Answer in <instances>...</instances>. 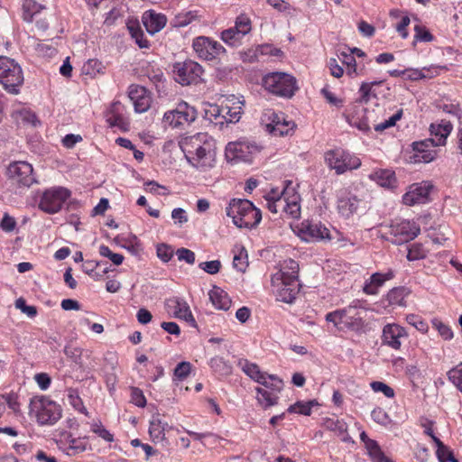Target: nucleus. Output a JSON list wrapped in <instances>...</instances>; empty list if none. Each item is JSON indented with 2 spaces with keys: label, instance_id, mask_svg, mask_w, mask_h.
Segmentation results:
<instances>
[{
  "label": "nucleus",
  "instance_id": "obj_58",
  "mask_svg": "<svg viewBox=\"0 0 462 462\" xmlns=\"http://www.w3.org/2000/svg\"><path fill=\"white\" fill-rule=\"evenodd\" d=\"M15 307L19 309L23 313L27 315L29 318H34L37 315V309L35 306H30L26 304V301L23 298H19L15 300Z\"/></svg>",
  "mask_w": 462,
  "mask_h": 462
},
{
  "label": "nucleus",
  "instance_id": "obj_46",
  "mask_svg": "<svg viewBox=\"0 0 462 462\" xmlns=\"http://www.w3.org/2000/svg\"><path fill=\"white\" fill-rule=\"evenodd\" d=\"M210 367L217 373L222 375L230 374L232 372V367L224 360L223 357L215 356L210 359L209 362Z\"/></svg>",
  "mask_w": 462,
  "mask_h": 462
},
{
  "label": "nucleus",
  "instance_id": "obj_40",
  "mask_svg": "<svg viewBox=\"0 0 462 462\" xmlns=\"http://www.w3.org/2000/svg\"><path fill=\"white\" fill-rule=\"evenodd\" d=\"M42 6L35 0H24L23 4V18L24 21L30 23L32 21L33 16L40 13Z\"/></svg>",
  "mask_w": 462,
  "mask_h": 462
},
{
  "label": "nucleus",
  "instance_id": "obj_45",
  "mask_svg": "<svg viewBox=\"0 0 462 462\" xmlns=\"http://www.w3.org/2000/svg\"><path fill=\"white\" fill-rule=\"evenodd\" d=\"M104 66L97 59H90L82 67V73L86 76L95 77L97 74L103 73Z\"/></svg>",
  "mask_w": 462,
  "mask_h": 462
},
{
  "label": "nucleus",
  "instance_id": "obj_11",
  "mask_svg": "<svg viewBox=\"0 0 462 462\" xmlns=\"http://www.w3.org/2000/svg\"><path fill=\"white\" fill-rule=\"evenodd\" d=\"M23 82L21 66L5 56H0V84L3 87H20Z\"/></svg>",
  "mask_w": 462,
  "mask_h": 462
},
{
  "label": "nucleus",
  "instance_id": "obj_63",
  "mask_svg": "<svg viewBox=\"0 0 462 462\" xmlns=\"http://www.w3.org/2000/svg\"><path fill=\"white\" fill-rule=\"evenodd\" d=\"M128 29L140 48L148 47V41L143 39V32L139 27L128 26Z\"/></svg>",
  "mask_w": 462,
  "mask_h": 462
},
{
  "label": "nucleus",
  "instance_id": "obj_35",
  "mask_svg": "<svg viewBox=\"0 0 462 462\" xmlns=\"http://www.w3.org/2000/svg\"><path fill=\"white\" fill-rule=\"evenodd\" d=\"M13 116L17 122L23 125H32L33 127L40 125V121L38 120L36 115L27 108H21L14 111Z\"/></svg>",
  "mask_w": 462,
  "mask_h": 462
},
{
  "label": "nucleus",
  "instance_id": "obj_3",
  "mask_svg": "<svg viewBox=\"0 0 462 462\" xmlns=\"http://www.w3.org/2000/svg\"><path fill=\"white\" fill-rule=\"evenodd\" d=\"M29 408L30 415L41 425H53L61 418V407L46 396L32 398Z\"/></svg>",
  "mask_w": 462,
  "mask_h": 462
},
{
  "label": "nucleus",
  "instance_id": "obj_55",
  "mask_svg": "<svg viewBox=\"0 0 462 462\" xmlns=\"http://www.w3.org/2000/svg\"><path fill=\"white\" fill-rule=\"evenodd\" d=\"M326 427L339 435L346 432L347 425L345 421L338 419H328L326 421Z\"/></svg>",
  "mask_w": 462,
  "mask_h": 462
},
{
  "label": "nucleus",
  "instance_id": "obj_25",
  "mask_svg": "<svg viewBox=\"0 0 462 462\" xmlns=\"http://www.w3.org/2000/svg\"><path fill=\"white\" fill-rule=\"evenodd\" d=\"M204 118L208 120L210 123L219 125L221 127L224 125L223 118H226L224 112L226 114L231 112V108L228 106H219L216 104L203 103Z\"/></svg>",
  "mask_w": 462,
  "mask_h": 462
},
{
  "label": "nucleus",
  "instance_id": "obj_9",
  "mask_svg": "<svg viewBox=\"0 0 462 462\" xmlns=\"http://www.w3.org/2000/svg\"><path fill=\"white\" fill-rule=\"evenodd\" d=\"M71 192L63 187H53L46 189L40 199L39 208L48 214L59 212Z\"/></svg>",
  "mask_w": 462,
  "mask_h": 462
},
{
  "label": "nucleus",
  "instance_id": "obj_61",
  "mask_svg": "<svg viewBox=\"0 0 462 462\" xmlns=\"http://www.w3.org/2000/svg\"><path fill=\"white\" fill-rule=\"evenodd\" d=\"M371 416L378 424L387 425L390 422V418L387 412L380 407L374 409L371 412Z\"/></svg>",
  "mask_w": 462,
  "mask_h": 462
},
{
  "label": "nucleus",
  "instance_id": "obj_14",
  "mask_svg": "<svg viewBox=\"0 0 462 462\" xmlns=\"http://www.w3.org/2000/svg\"><path fill=\"white\" fill-rule=\"evenodd\" d=\"M193 49L198 56L206 60H212L225 52V48L217 42L207 37H198L193 42Z\"/></svg>",
  "mask_w": 462,
  "mask_h": 462
},
{
  "label": "nucleus",
  "instance_id": "obj_16",
  "mask_svg": "<svg viewBox=\"0 0 462 462\" xmlns=\"http://www.w3.org/2000/svg\"><path fill=\"white\" fill-rule=\"evenodd\" d=\"M432 185L429 182L414 183L410 186L409 190L403 195L402 202L407 206L424 204L429 200Z\"/></svg>",
  "mask_w": 462,
  "mask_h": 462
},
{
  "label": "nucleus",
  "instance_id": "obj_33",
  "mask_svg": "<svg viewBox=\"0 0 462 462\" xmlns=\"http://www.w3.org/2000/svg\"><path fill=\"white\" fill-rule=\"evenodd\" d=\"M437 73V69H428L423 68L422 69H407L402 71V77L404 79H409L411 81H415L421 79L426 78H433L434 74Z\"/></svg>",
  "mask_w": 462,
  "mask_h": 462
},
{
  "label": "nucleus",
  "instance_id": "obj_15",
  "mask_svg": "<svg viewBox=\"0 0 462 462\" xmlns=\"http://www.w3.org/2000/svg\"><path fill=\"white\" fill-rule=\"evenodd\" d=\"M408 337L406 329L396 323L387 324L383 327L382 332V344L388 347L399 350L402 340Z\"/></svg>",
  "mask_w": 462,
  "mask_h": 462
},
{
  "label": "nucleus",
  "instance_id": "obj_24",
  "mask_svg": "<svg viewBox=\"0 0 462 462\" xmlns=\"http://www.w3.org/2000/svg\"><path fill=\"white\" fill-rule=\"evenodd\" d=\"M452 125L448 120H441L439 124H431L430 126V131L431 135L434 136L432 139H429L432 145H444L446 143L447 137L452 131Z\"/></svg>",
  "mask_w": 462,
  "mask_h": 462
},
{
  "label": "nucleus",
  "instance_id": "obj_32",
  "mask_svg": "<svg viewBox=\"0 0 462 462\" xmlns=\"http://www.w3.org/2000/svg\"><path fill=\"white\" fill-rule=\"evenodd\" d=\"M299 263L293 259L284 260L281 269V280L282 281H299Z\"/></svg>",
  "mask_w": 462,
  "mask_h": 462
},
{
  "label": "nucleus",
  "instance_id": "obj_13",
  "mask_svg": "<svg viewBox=\"0 0 462 462\" xmlns=\"http://www.w3.org/2000/svg\"><path fill=\"white\" fill-rule=\"evenodd\" d=\"M257 151L258 149L255 145L249 144L246 142H233L229 143L226 147V157L228 161L235 162H251L253 153Z\"/></svg>",
  "mask_w": 462,
  "mask_h": 462
},
{
  "label": "nucleus",
  "instance_id": "obj_23",
  "mask_svg": "<svg viewBox=\"0 0 462 462\" xmlns=\"http://www.w3.org/2000/svg\"><path fill=\"white\" fill-rule=\"evenodd\" d=\"M297 80L290 74L273 72L263 78V87H296Z\"/></svg>",
  "mask_w": 462,
  "mask_h": 462
},
{
  "label": "nucleus",
  "instance_id": "obj_54",
  "mask_svg": "<svg viewBox=\"0 0 462 462\" xmlns=\"http://www.w3.org/2000/svg\"><path fill=\"white\" fill-rule=\"evenodd\" d=\"M432 326L433 328H435L438 332L439 333V335L445 339V340H449L453 337V332L451 330V328L444 324L441 320L438 319H432Z\"/></svg>",
  "mask_w": 462,
  "mask_h": 462
},
{
  "label": "nucleus",
  "instance_id": "obj_48",
  "mask_svg": "<svg viewBox=\"0 0 462 462\" xmlns=\"http://www.w3.org/2000/svg\"><path fill=\"white\" fill-rule=\"evenodd\" d=\"M244 36L238 33V31L236 30V26L226 29L222 32L221 39L228 45L231 46H238L240 44V41Z\"/></svg>",
  "mask_w": 462,
  "mask_h": 462
},
{
  "label": "nucleus",
  "instance_id": "obj_22",
  "mask_svg": "<svg viewBox=\"0 0 462 462\" xmlns=\"http://www.w3.org/2000/svg\"><path fill=\"white\" fill-rule=\"evenodd\" d=\"M254 204L248 199H233L226 208V213L235 224L239 217H245V214L253 209Z\"/></svg>",
  "mask_w": 462,
  "mask_h": 462
},
{
  "label": "nucleus",
  "instance_id": "obj_18",
  "mask_svg": "<svg viewBox=\"0 0 462 462\" xmlns=\"http://www.w3.org/2000/svg\"><path fill=\"white\" fill-rule=\"evenodd\" d=\"M128 97L134 104L137 113L146 112L152 103V93L149 88H132Z\"/></svg>",
  "mask_w": 462,
  "mask_h": 462
},
{
  "label": "nucleus",
  "instance_id": "obj_6",
  "mask_svg": "<svg viewBox=\"0 0 462 462\" xmlns=\"http://www.w3.org/2000/svg\"><path fill=\"white\" fill-rule=\"evenodd\" d=\"M263 387H257V401L259 404L264 408H270L278 402V393L283 388V382L279 377L273 374H264V379L258 382Z\"/></svg>",
  "mask_w": 462,
  "mask_h": 462
},
{
  "label": "nucleus",
  "instance_id": "obj_39",
  "mask_svg": "<svg viewBox=\"0 0 462 462\" xmlns=\"http://www.w3.org/2000/svg\"><path fill=\"white\" fill-rule=\"evenodd\" d=\"M282 211L292 218H299L300 217L299 198L296 195H293L291 198L285 197Z\"/></svg>",
  "mask_w": 462,
  "mask_h": 462
},
{
  "label": "nucleus",
  "instance_id": "obj_4",
  "mask_svg": "<svg viewBox=\"0 0 462 462\" xmlns=\"http://www.w3.org/2000/svg\"><path fill=\"white\" fill-rule=\"evenodd\" d=\"M261 123L264 125L266 132L274 136H289L295 132L297 125L294 121L282 112H275L273 109H265L261 116Z\"/></svg>",
  "mask_w": 462,
  "mask_h": 462
},
{
  "label": "nucleus",
  "instance_id": "obj_20",
  "mask_svg": "<svg viewBox=\"0 0 462 462\" xmlns=\"http://www.w3.org/2000/svg\"><path fill=\"white\" fill-rule=\"evenodd\" d=\"M436 145H432L430 140H424L421 142H415L412 143L414 154L411 157L413 162L415 163H428L432 162L436 156L437 152L434 149H430V147H435Z\"/></svg>",
  "mask_w": 462,
  "mask_h": 462
},
{
  "label": "nucleus",
  "instance_id": "obj_12",
  "mask_svg": "<svg viewBox=\"0 0 462 462\" xmlns=\"http://www.w3.org/2000/svg\"><path fill=\"white\" fill-rule=\"evenodd\" d=\"M420 233V227L407 220L393 222L389 227V234L393 236L391 242L395 245L408 243L417 237Z\"/></svg>",
  "mask_w": 462,
  "mask_h": 462
},
{
  "label": "nucleus",
  "instance_id": "obj_30",
  "mask_svg": "<svg viewBox=\"0 0 462 462\" xmlns=\"http://www.w3.org/2000/svg\"><path fill=\"white\" fill-rule=\"evenodd\" d=\"M262 219V213L260 209L253 207V209H250L247 214H245V217H239L238 220L235 221V225L238 228H254L255 227Z\"/></svg>",
  "mask_w": 462,
  "mask_h": 462
},
{
  "label": "nucleus",
  "instance_id": "obj_64",
  "mask_svg": "<svg viewBox=\"0 0 462 462\" xmlns=\"http://www.w3.org/2000/svg\"><path fill=\"white\" fill-rule=\"evenodd\" d=\"M448 377L462 392V367L449 370Z\"/></svg>",
  "mask_w": 462,
  "mask_h": 462
},
{
  "label": "nucleus",
  "instance_id": "obj_49",
  "mask_svg": "<svg viewBox=\"0 0 462 462\" xmlns=\"http://www.w3.org/2000/svg\"><path fill=\"white\" fill-rule=\"evenodd\" d=\"M235 26L236 30L238 31V33L245 36L252 30L251 19L246 14H241L236 17Z\"/></svg>",
  "mask_w": 462,
  "mask_h": 462
},
{
  "label": "nucleus",
  "instance_id": "obj_36",
  "mask_svg": "<svg viewBox=\"0 0 462 462\" xmlns=\"http://www.w3.org/2000/svg\"><path fill=\"white\" fill-rule=\"evenodd\" d=\"M238 365L251 379L255 382H262L263 379H264L265 373L262 372L257 365L249 363L247 360H240L238 362Z\"/></svg>",
  "mask_w": 462,
  "mask_h": 462
},
{
  "label": "nucleus",
  "instance_id": "obj_5",
  "mask_svg": "<svg viewBox=\"0 0 462 462\" xmlns=\"http://www.w3.org/2000/svg\"><path fill=\"white\" fill-rule=\"evenodd\" d=\"M324 160L327 166L338 175L357 169L361 165L358 157L339 147L326 151Z\"/></svg>",
  "mask_w": 462,
  "mask_h": 462
},
{
  "label": "nucleus",
  "instance_id": "obj_2",
  "mask_svg": "<svg viewBox=\"0 0 462 462\" xmlns=\"http://www.w3.org/2000/svg\"><path fill=\"white\" fill-rule=\"evenodd\" d=\"M366 310L361 307L358 302L326 315V320L332 322L339 330L347 329L351 331H361L365 327V316Z\"/></svg>",
  "mask_w": 462,
  "mask_h": 462
},
{
  "label": "nucleus",
  "instance_id": "obj_47",
  "mask_svg": "<svg viewBox=\"0 0 462 462\" xmlns=\"http://www.w3.org/2000/svg\"><path fill=\"white\" fill-rule=\"evenodd\" d=\"M318 405V402L315 400L309 401L306 402H297L293 405H291L288 408V412H297L302 415H310L311 409L313 406Z\"/></svg>",
  "mask_w": 462,
  "mask_h": 462
},
{
  "label": "nucleus",
  "instance_id": "obj_43",
  "mask_svg": "<svg viewBox=\"0 0 462 462\" xmlns=\"http://www.w3.org/2000/svg\"><path fill=\"white\" fill-rule=\"evenodd\" d=\"M407 260L408 261H417L424 259L427 256V250L420 243H413L411 245L407 246Z\"/></svg>",
  "mask_w": 462,
  "mask_h": 462
},
{
  "label": "nucleus",
  "instance_id": "obj_56",
  "mask_svg": "<svg viewBox=\"0 0 462 462\" xmlns=\"http://www.w3.org/2000/svg\"><path fill=\"white\" fill-rule=\"evenodd\" d=\"M91 430L106 442L114 441V436L110 433L101 422L91 424Z\"/></svg>",
  "mask_w": 462,
  "mask_h": 462
},
{
  "label": "nucleus",
  "instance_id": "obj_59",
  "mask_svg": "<svg viewBox=\"0 0 462 462\" xmlns=\"http://www.w3.org/2000/svg\"><path fill=\"white\" fill-rule=\"evenodd\" d=\"M370 385L374 392H375V393L381 392L387 398H393L394 396L393 389L383 382L374 381V382H372Z\"/></svg>",
  "mask_w": 462,
  "mask_h": 462
},
{
  "label": "nucleus",
  "instance_id": "obj_10",
  "mask_svg": "<svg viewBox=\"0 0 462 462\" xmlns=\"http://www.w3.org/2000/svg\"><path fill=\"white\" fill-rule=\"evenodd\" d=\"M197 118V110L186 102H180L173 110L167 111L162 118L164 126L178 128L190 124Z\"/></svg>",
  "mask_w": 462,
  "mask_h": 462
},
{
  "label": "nucleus",
  "instance_id": "obj_7",
  "mask_svg": "<svg viewBox=\"0 0 462 462\" xmlns=\"http://www.w3.org/2000/svg\"><path fill=\"white\" fill-rule=\"evenodd\" d=\"M203 73L202 67L191 60L176 62L172 69L175 80L182 86L201 84L203 82Z\"/></svg>",
  "mask_w": 462,
  "mask_h": 462
},
{
  "label": "nucleus",
  "instance_id": "obj_26",
  "mask_svg": "<svg viewBox=\"0 0 462 462\" xmlns=\"http://www.w3.org/2000/svg\"><path fill=\"white\" fill-rule=\"evenodd\" d=\"M394 276L393 271L387 273H374L371 275L370 279L365 282L363 291L365 294L375 295L378 292V289L383 285L386 281L393 279Z\"/></svg>",
  "mask_w": 462,
  "mask_h": 462
},
{
  "label": "nucleus",
  "instance_id": "obj_51",
  "mask_svg": "<svg viewBox=\"0 0 462 462\" xmlns=\"http://www.w3.org/2000/svg\"><path fill=\"white\" fill-rule=\"evenodd\" d=\"M192 365L189 362L182 361L177 365L173 375L179 381L185 380L191 372Z\"/></svg>",
  "mask_w": 462,
  "mask_h": 462
},
{
  "label": "nucleus",
  "instance_id": "obj_42",
  "mask_svg": "<svg viewBox=\"0 0 462 462\" xmlns=\"http://www.w3.org/2000/svg\"><path fill=\"white\" fill-rule=\"evenodd\" d=\"M338 60L346 67V72L347 76L352 78L357 75L356 61L352 53L342 51L340 55H338Z\"/></svg>",
  "mask_w": 462,
  "mask_h": 462
},
{
  "label": "nucleus",
  "instance_id": "obj_38",
  "mask_svg": "<svg viewBox=\"0 0 462 462\" xmlns=\"http://www.w3.org/2000/svg\"><path fill=\"white\" fill-rule=\"evenodd\" d=\"M166 23V18L164 15L151 14L149 19L144 21V25L147 31L153 34L162 30Z\"/></svg>",
  "mask_w": 462,
  "mask_h": 462
},
{
  "label": "nucleus",
  "instance_id": "obj_50",
  "mask_svg": "<svg viewBox=\"0 0 462 462\" xmlns=\"http://www.w3.org/2000/svg\"><path fill=\"white\" fill-rule=\"evenodd\" d=\"M106 122L111 127H118L124 131L128 130L129 123L121 113L106 115Z\"/></svg>",
  "mask_w": 462,
  "mask_h": 462
},
{
  "label": "nucleus",
  "instance_id": "obj_31",
  "mask_svg": "<svg viewBox=\"0 0 462 462\" xmlns=\"http://www.w3.org/2000/svg\"><path fill=\"white\" fill-rule=\"evenodd\" d=\"M65 451L69 456H76L84 452L87 448V441L85 439L74 438L71 435L64 441Z\"/></svg>",
  "mask_w": 462,
  "mask_h": 462
},
{
  "label": "nucleus",
  "instance_id": "obj_17",
  "mask_svg": "<svg viewBox=\"0 0 462 462\" xmlns=\"http://www.w3.org/2000/svg\"><path fill=\"white\" fill-rule=\"evenodd\" d=\"M301 237L307 242L330 239L329 230L321 223H302Z\"/></svg>",
  "mask_w": 462,
  "mask_h": 462
},
{
  "label": "nucleus",
  "instance_id": "obj_53",
  "mask_svg": "<svg viewBox=\"0 0 462 462\" xmlns=\"http://www.w3.org/2000/svg\"><path fill=\"white\" fill-rule=\"evenodd\" d=\"M406 321L413 326L416 329L420 331L421 333H427L429 330V326L427 322H425L420 316L415 314H409L406 316Z\"/></svg>",
  "mask_w": 462,
  "mask_h": 462
},
{
  "label": "nucleus",
  "instance_id": "obj_28",
  "mask_svg": "<svg viewBox=\"0 0 462 462\" xmlns=\"http://www.w3.org/2000/svg\"><path fill=\"white\" fill-rule=\"evenodd\" d=\"M171 429V427L157 414L152 416L150 421L149 434L153 442H160L165 439V431Z\"/></svg>",
  "mask_w": 462,
  "mask_h": 462
},
{
  "label": "nucleus",
  "instance_id": "obj_29",
  "mask_svg": "<svg viewBox=\"0 0 462 462\" xmlns=\"http://www.w3.org/2000/svg\"><path fill=\"white\" fill-rule=\"evenodd\" d=\"M209 300L218 310H227L231 307L232 301L227 292L217 286H214L209 291Z\"/></svg>",
  "mask_w": 462,
  "mask_h": 462
},
{
  "label": "nucleus",
  "instance_id": "obj_57",
  "mask_svg": "<svg viewBox=\"0 0 462 462\" xmlns=\"http://www.w3.org/2000/svg\"><path fill=\"white\" fill-rule=\"evenodd\" d=\"M157 256L160 258L162 262L168 263L173 256V249L171 246L166 245V244H160L157 245Z\"/></svg>",
  "mask_w": 462,
  "mask_h": 462
},
{
  "label": "nucleus",
  "instance_id": "obj_44",
  "mask_svg": "<svg viewBox=\"0 0 462 462\" xmlns=\"http://www.w3.org/2000/svg\"><path fill=\"white\" fill-rule=\"evenodd\" d=\"M265 199L267 200V208L272 213H277L280 209L282 210L283 204L285 202V195L282 194L281 196H275L274 191L272 190L271 193H269Z\"/></svg>",
  "mask_w": 462,
  "mask_h": 462
},
{
  "label": "nucleus",
  "instance_id": "obj_60",
  "mask_svg": "<svg viewBox=\"0 0 462 462\" xmlns=\"http://www.w3.org/2000/svg\"><path fill=\"white\" fill-rule=\"evenodd\" d=\"M131 402L141 408L146 405V398L141 389L131 387Z\"/></svg>",
  "mask_w": 462,
  "mask_h": 462
},
{
  "label": "nucleus",
  "instance_id": "obj_52",
  "mask_svg": "<svg viewBox=\"0 0 462 462\" xmlns=\"http://www.w3.org/2000/svg\"><path fill=\"white\" fill-rule=\"evenodd\" d=\"M99 254L108 258L114 264L120 265L124 261V255L116 253H113L107 245H102L99 247Z\"/></svg>",
  "mask_w": 462,
  "mask_h": 462
},
{
  "label": "nucleus",
  "instance_id": "obj_19",
  "mask_svg": "<svg viewBox=\"0 0 462 462\" xmlns=\"http://www.w3.org/2000/svg\"><path fill=\"white\" fill-rule=\"evenodd\" d=\"M166 308L169 311H172L175 318L184 319L193 327H196V321L188 303L185 300L179 298L169 299L166 301Z\"/></svg>",
  "mask_w": 462,
  "mask_h": 462
},
{
  "label": "nucleus",
  "instance_id": "obj_34",
  "mask_svg": "<svg viewBox=\"0 0 462 462\" xmlns=\"http://www.w3.org/2000/svg\"><path fill=\"white\" fill-rule=\"evenodd\" d=\"M369 177L382 187H392L396 180L394 172L390 170L375 171Z\"/></svg>",
  "mask_w": 462,
  "mask_h": 462
},
{
  "label": "nucleus",
  "instance_id": "obj_41",
  "mask_svg": "<svg viewBox=\"0 0 462 462\" xmlns=\"http://www.w3.org/2000/svg\"><path fill=\"white\" fill-rule=\"evenodd\" d=\"M365 448L374 462H390L375 440L367 441Z\"/></svg>",
  "mask_w": 462,
  "mask_h": 462
},
{
  "label": "nucleus",
  "instance_id": "obj_37",
  "mask_svg": "<svg viewBox=\"0 0 462 462\" xmlns=\"http://www.w3.org/2000/svg\"><path fill=\"white\" fill-rule=\"evenodd\" d=\"M408 294L409 291L405 287H396L387 293V300L390 305L405 306Z\"/></svg>",
  "mask_w": 462,
  "mask_h": 462
},
{
  "label": "nucleus",
  "instance_id": "obj_27",
  "mask_svg": "<svg viewBox=\"0 0 462 462\" xmlns=\"http://www.w3.org/2000/svg\"><path fill=\"white\" fill-rule=\"evenodd\" d=\"M300 288L299 281H282L281 288L277 293L278 300L282 302L291 303L300 292Z\"/></svg>",
  "mask_w": 462,
  "mask_h": 462
},
{
  "label": "nucleus",
  "instance_id": "obj_8",
  "mask_svg": "<svg viewBox=\"0 0 462 462\" xmlns=\"http://www.w3.org/2000/svg\"><path fill=\"white\" fill-rule=\"evenodd\" d=\"M5 175L18 188H30L37 182L32 164L24 161L11 162L6 168Z\"/></svg>",
  "mask_w": 462,
  "mask_h": 462
},
{
  "label": "nucleus",
  "instance_id": "obj_21",
  "mask_svg": "<svg viewBox=\"0 0 462 462\" xmlns=\"http://www.w3.org/2000/svg\"><path fill=\"white\" fill-rule=\"evenodd\" d=\"M360 200L350 192H342L337 199V210L345 217H349L356 212Z\"/></svg>",
  "mask_w": 462,
  "mask_h": 462
},
{
  "label": "nucleus",
  "instance_id": "obj_62",
  "mask_svg": "<svg viewBox=\"0 0 462 462\" xmlns=\"http://www.w3.org/2000/svg\"><path fill=\"white\" fill-rule=\"evenodd\" d=\"M199 267L208 274H216L221 268V263L218 260L202 262L199 264Z\"/></svg>",
  "mask_w": 462,
  "mask_h": 462
},
{
  "label": "nucleus",
  "instance_id": "obj_1",
  "mask_svg": "<svg viewBox=\"0 0 462 462\" xmlns=\"http://www.w3.org/2000/svg\"><path fill=\"white\" fill-rule=\"evenodd\" d=\"M180 146L187 161L197 168L210 167L214 161V141L205 133L186 136Z\"/></svg>",
  "mask_w": 462,
  "mask_h": 462
}]
</instances>
